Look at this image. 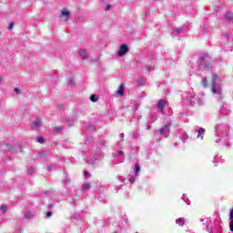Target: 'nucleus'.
<instances>
[{"mask_svg": "<svg viewBox=\"0 0 233 233\" xmlns=\"http://www.w3.org/2000/svg\"><path fill=\"white\" fill-rule=\"evenodd\" d=\"M116 157H119L120 163H123V161L125 160V153H123V151H117Z\"/></svg>", "mask_w": 233, "mask_h": 233, "instance_id": "nucleus-8", "label": "nucleus"}, {"mask_svg": "<svg viewBox=\"0 0 233 233\" xmlns=\"http://www.w3.org/2000/svg\"><path fill=\"white\" fill-rule=\"evenodd\" d=\"M36 139H37V142L40 143V144L45 143V138H43L41 137H38Z\"/></svg>", "mask_w": 233, "mask_h": 233, "instance_id": "nucleus-21", "label": "nucleus"}, {"mask_svg": "<svg viewBox=\"0 0 233 233\" xmlns=\"http://www.w3.org/2000/svg\"><path fill=\"white\" fill-rule=\"evenodd\" d=\"M52 216V212H47L46 213V218H50Z\"/></svg>", "mask_w": 233, "mask_h": 233, "instance_id": "nucleus-28", "label": "nucleus"}, {"mask_svg": "<svg viewBox=\"0 0 233 233\" xmlns=\"http://www.w3.org/2000/svg\"><path fill=\"white\" fill-rule=\"evenodd\" d=\"M176 224L179 225L180 227H183V225H185V219L184 218H177L176 220Z\"/></svg>", "mask_w": 233, "mask_h": 233, "instance_id": "nucleus-12", "label": "nucleus"}, {"mask_svg": "<svg viewBox=\"0 0 233 233\" xmlns=\"http://www.w3.org/2000/svg\"><path fill=\"white\" fill-rule=\"evenodd\" d=\"M229 230L233 232V220H230L229 222Z\"/></svg>", "mask_w": 233, "mask_h": 233, "instance_id": "nucleus-22", "label": "nucleus"}, {"mask_svg": "<svg viewBox=\"0 0 233 233\" xmlns=\"http://www.w3.org/2000/svg\"><path fill=\"white\" fill-rule=\"evenodd\" d=\"M83 190H88L90 189V184L86 183L82 186Z\"/></svg>", "mask_w": 233, "mask_h": 233, "instance_id": "nucleus-17", "label": "nucleus"}, {"mask_svg": "<svg viewBox=\"0 0 233 233\" xmlns=\"http://www.w3.org/2000/svg\"><path fill=\"white\" fill-rule=\"evenodd\" d=\"M41 127V120L37 119L33 123L32 127L36 130V128H39Z\"/></svg>", "mask_w": 233, "mask_h": 233, "instance_id": "nucleus-10", "label": "nucleus"}, {"mask_svg": "<svg viewBox=\"0 0 233 233\" xmlns=\"http://www.w3.org/2000/svg\"><path fill=\"white\" fill-rule=\"evenodd\" d=\"M15 94H19V88H15Z\"/></svg>", "mask_w": 233, "mask_h": 233, "instance_id": "nucleus-29", "label": "nucleus"}, {"mask_svg": "<svg viewBox=\"0 0 233 233\" xmlns=\"http://www.w3.org/2000/svg\"><path fill=\"white\" fill-rule=\"evenodd\" d=\"M120 137H121V138L125 137V134L121 133V134H120Z\"/></svg>", "mask_w": 233, "mask_h": 233, "instance_id": "nucleus-30", "label": "nucleus"}, {"mask_svg": "<svg viewBox=\"0 0 233 233\" xmlns=\"http://www.w3.org/2000/svg\"><path fill=\"white\" fill-rule=\"evenodd\" d=\"M202 86L207 88L208 86V84L207 83V78H202Z\"/></svg>", "mask_w": 233, "mask_h": 233, "instance_id": "nucleus-16", "label": "nucleus"}, {"mask_svg": "<svg viewBox=\"0 0 233 233\" xmlns=\"http://www.w3.org/2000/svg\"><path fill=\"white\" fill-rule=\"evenodd\" d=\"M12 28H14V23H11V24L9 25V30H12Z\"/></svg>", "mask_w": 233, "mask_h": 233, "instance_id": "nucleus-27", "label": "nucleus"}, {"mask_svg": "<svg viewBox=\"0 0 233 233\" xmlns=\"http://www.w3.org/2000/svg\"><path fill=\"white\" fill-rule=\"evenodd\" d=\"M78 54L82 59H88V53H86V50L80 49Z\"/></svg>", "mask_w": 233, "mask_h": 233, "instance_id": "nucleus-6", "label": "nucleus"}, {"mask_svg": "<svg viewBox=\"0 0 233 233\" xmlns=\"http://www.w3.org/2000/svg\"><path fill=\"white\" fill-rule=\"evenodd\" d=\"M68 83H71V85H74V83H72V80H69V82Z\"/></svg>", "mask_w": 233, "mask_h": 233, "instance_id": "nucleus-33", "label": "nucleus"}, {"mask_svg": "<svg viewBox=\"0 0 233 233\" xmlns=\"http://www.w3.org/2000/svg\"><path fill=\"white\" fill-rule=\"evenodd\" d=\"M174 32H177V34H183V28L177 27V28L174 29Z\"/></svg>", "mask_w": 233, "mask_h": 233, "instance_id": "nucleus-18", "label": "nucleus"}, {"mask_svg": "<svg viewBox=\"0 0 233 233\" xmlns=\"http://www.w3.org/2000/svg\"><path fill=\"white\" fill-rule=\"evenodd\" d=\"M226 17H227V19H230V18L232 17V14L228 13V14L226 15Z\"/></svg>", "mask_w": 233, "mask_h": 233, "instance_id": "nucleus-23", "label": "nucleus"}, {"mask_svg": "<svg viewBox=\"0 0 233 233\" xmlns=\"http://www.w3.org/2000/svg\"><path fill=\"white\" fill-rule=\"evenodd\" d=\"M166 101L165 100H159L158 103H157V106L158 108H160V110H163L165 105H166Z\"/></svg>", "mask_w": 233, "mask_h": 233, "instance_id": "nucleus-11", "label": "nucleus"}, {"mask_svg": "<svg viewBox=\"0 0 233 233\" xmlns=\"http://www.w3.org/2000/svg\"><path fill=\"white\" fill-rule=\"evenodd\" d=\"M3 150L5 152H12V154H15V152H23V147H18V150H15V146L14 144L5 143L2 146Z\"/></svg>", "mask_w": 233, "mask_h": 233, "instance_id": "nucleus-1", "label": "nucleus"}, {"mask_svg": "<svg viewBox=\"0 0 233 233\" xmlns=\"http://www.w3.org/2000/svg\"><path fill=\"white\" fill-rule=\"evenodd\" d=\"M229 218H229L230 220H233V209H231V212H230Z\"/></svg>", "mask_w": 233, "mask_h": 233, "instance_id": "nucleus-24", "label": "nucleus"}, {"mask_svg": "<svg viewBox=\"0 0 233 233\" xmlns=\"http://www.w3.org/2000/svg\"><path fill=\"white\" fill-rule=\"evenodd\" d=\"M110 8H112V6H111V5H107V6L106 7V12H108V10H110Z\"/></svg>", "mask_w": 233, "mask_h": 233, "instance_id": "nucleus-26", "label": "nucleus"}, {"mask_svg": "<svg viewBox=\"0 0 233 233\" xmlns=\"http://www.w3.org/2000/svg\"><path fill=\"white\" fill-rule=\"evenodd\" d=\"M1 81H3V77L2 76H0V83H1Z\"/></svg>", "mask_w": 233, "mask_h": 233, "instance_id": "nucleus-32", "label": "nucleus"}, {"mask_svg": "<svg viewBox=\"0 0 233 233\" xmlns=\"http://www.w3.org/2000/svg\"><path fill=\"white\" fill-rule=\"evenodd\" d=\"M68 17H70V12L66 9H63L61 11L60 19H62V21H68Z\"/></svg>", "mask_w": 233, "mask_h": 233, "instance_id": "nucleus-4", "label": "nucleus"}, {"mask_svg": "<svg viewBox=\"0 0 233 233\" xmlns=\"http://www.w3.org/2000/svg\"><path fill=\"white\" fill-rule=\"evenodd\" d=\"M203 134H205V129L203 127H200L198 129V137H200V136H203Z\"/></svg>", "mask_w": 233, "mask_h": 233, "instance_id": "nucleus-15", "label": "nucleus"}, {"mask_svg": "<svg viewBox=\"0 0 233 233\" xmlns=\"http://www.w3.org/2000/svg\"><path fill=\"white\" fill-rule=\"evenodd\" d=\"M90 100H91L93 103H96V102L97 101V98H96V95H92V96H90Z\"/></svg>", "mask_w": 233, "mask_h": 233, "instance_id": "nucleus-20", "label": "nucleus"}, {"mask_svg": "<svg viewBox=\"0 0 233 233\" xmlns=\"http://www.w3.org/2000/svg\"><path fill=\"white\" fill-rule=\"evenodd\" d=\"M140 170H141V167H139V164H136L135 165V171H136V173L137 174L139 173Z\"/></svg>", "mask_w": 233, "mask_h": 233, "instance_id": "nucleus-19", "label": "nucleus"}, {"mask_svg": "<svg viewBox=\"0 0 233 233\" xmlns=\"http://www.w3.org/2000/svg\"><path fill=\"white\" fill-rule=\"evenodd\" d=\"M129 181H130V183H134V181H136V178H134V177H131L129 178Z\"/></svg>", "mask_w": 233, "mask_h": 233, "instance_id": "nucleus-25", "label": "nucleus"}, {"mask_svg": "<svg viewBox=\"0 0 233 233\" xmlns=\"http://www.w3.org/2000/svg\"><path fill=\"white\" fill-rule=\"evenodd\" d=\"M85 176H86V177H88V172L87 171H85Z\"/></svg>", "mask_w": 233, "mask_h": 233, "instance_id": "nucleus-31", "label": "nucleus"}, {"mask_svg": "<svg viewBox=\"0 0 233 233\" xmlns=\"http://www.w3.org/2000/svg\"><path fill=\"white\" fill-rule=\"evenodd\" d=\"M147 130H150V126L147 127Z\"/></svg>", "mask_w": 233, "mask_h": 233, "instance_id": "nucleus-34", "label": "nucleus"}, {"mask_svg": "<svg viewBox=\"0 0 233 233\" xmlns=\"http://www.w3.org/2000/svg\"><path fill=\"white\" fill-rule=\"evenodd\" d=\"M218 75H213L212 76V84H211V90L213 94H221V87L216 84V80L218 79Z\"/></svg>", "mask_w": 233, "mask_h": 233, "instance_id": "nucleus-2", "label": "nucleus"}, {"mask_svg": "<svg viewBox=\"0 0 233 233\" xmlns=\"http://www.w3.org/2000/svg\"><path fill=\"white\" fill-rule=\"evenodd\" d=\"M125 54H128V46H127V44H122L120 46L119 51L117 52V56L119 57H123Z\"/></svg>", "mask_w": 233, "mask_h": 233, "instance_id": "nucleus-3", "label": "nucleus"}, {"mask_svg": "<svg viewBox=\"0 0 233 233\" xmlns=\"http://www.w3.org/2000/svg\"><path fill=\"white\" fill-rule=\"evenodd\" d=\"M6 210H8V208H6V206L2 205L0 207V214H6Z\"/></svg>", "mask_w": 233, "mask_h": 233, "instance_id": "nucleus-13", "label": "nucleus"}, {"mask_svg": "<svg viewBox=\"0 0 233 233\" xmlns=\"http://www.w3.org/2000/svg\"><path fill=\"white\" fill-rule=\"evenodd\" d=\"M24 218H25V219H30V218H32V213L30 211L25 212Z\"/></svg>", "mask_w": 233, "mask_h": 233, "instance_id": "nucleus-14", "label": "nucleus"}, {"mask_svg": "<svg viewBox=\"0 0 233 233\" xmlns=\"http://www.w3.org/2000/svg\"><path fill=\"white\" fill-rule=\"evenodd\" d=\"M116 94L118 96H125V86L123 84H121L116 91Z\"/></svg>", "mask_w": 233, "mask_h": 233, "instance_id": "nucleus-7", "label": "nucleus"}, {"mask_svg": "<svg viewBox=\"0 0 233 233\" xmlns=\"http://www.w3.org/2000/svg\"><path fill=\"white\" fill-rule=\"evenodd\" d=\"M159 134L161 136H167V134H170V127L165 126L162 129L159 130Z\"/></svg>", "mask_w": 233, "mask_h": 233, "instance_id": "nucleus-5", "label": "nucleus"}, {"mask_svg": "<svg viewBox=\"0 0 233 233\" xmlns=\"http://www.w3.org/2000/svg\"><path fill=\"white\" fill-rule=\"evenodd\" d=\"M201 57L203 65H205V66H208V56L207 55H204Z\"/></svg>", "mask_w": 233, "mask_h": 233, "instance_id": "nucleus-9", "label": "nucleus"}]
</instances>
